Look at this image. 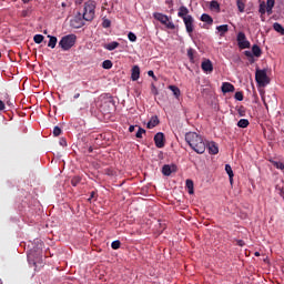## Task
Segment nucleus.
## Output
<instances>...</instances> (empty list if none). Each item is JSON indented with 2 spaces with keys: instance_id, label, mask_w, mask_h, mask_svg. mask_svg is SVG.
Returning <instances> with one entry per match:
<instances>
[{
  "instance_id": "nucleus-54",
  "label": "nucleus",
  "mask_w": 284,
  "mask_h": 284,
  "mask_svg": "<svg viewBox=\"0 0 284 284\" xmlns=\"http://www.w3.org/2000/svg\"><path fill=\"white\" fill-rule=\"evenodd\" d=\"M264 105H265V108H267V103L264 101Z\"/></svg>"
},
{
  "instance_id": "nucleus-31",
  "label": "nucleus",
  "mask_w": 284,
  "mask_h": 284,
  "mask_svg": "<svg viewBox=\"0 0 284 284\" xmlns=\"http://www.w3.org/2000/svg\"><path fill=\"white\" fill-rule=\"evenodd\" d=\"M80 183H81V176L75 175L74 178H72L71 184L73 185V187H77Z\"/></svg>"
},
{
  "instance_id": "nucleus-20",
  "label": "nucleus",
  "mask_w": 284,
  "mask_h": 284,
  "mask_svg": "<svg viewBox=\"0 0 284 284\" xmlns=\"http://www.w3.org/2000/svg\"><path fill=\"white\" fill-rule=\"evenodd\" d=\"M252 53H253L254 57L258 58L263 54V51L261 50V47H258V44H253Z\"/></svg>"
},
{
  "instance_id": "nucleus-53",
  "label": "nucleus",
  "mask_w": 284,
  "mask_h": 284,
  "mask_svg": "<svg viewBox=\"0 0 284 284\" xmlns=\"http://www.w3.org/2000/svg\"><path fill=\"white\" fill-rule=\"evenodd\" d=\"M24 3H30V0H22Z\"/></svg>"
},
{
  "instance_id": "nucleus-50",
  "label": "nucleus",
  "mask_w": 284,
  "mask_h": 284,
  "mask_svg": "<svg viewBox=\"0 0 284 284\" xmlns=\"http://www.w3.org/2000/svg\"><path fill=\"white\" fill-rule=\"evenodd\" d=\"M79 97H81V93H75V94L73 95V99H79Z\"/></svg>"
},
{
  "instance_id": "nucleus-19",
  "label": "nucleus",
  "mask_w": 284,
  "mask_h": 284,
  "mask_svg": "<svg viewBox=\"0 0 284 284\" xmlns=\"http://www.w3.org/2000/svg\"><path fill=\"white\" fill-rule=\"evenodd\" d=\"M116 48H119V42L116 41L104 44V49L109 50V52H112V50H116Z\"/></svg>"
},
{
  "instance_id": "nucleus-44",
  "label": "nucleus",
  "mask_w": 284,
  "mask_h": 284,
  "mask_svg": "<svg viewBox=\"0 0 284 284\" xmlns=\"http://www.w3.org/2000/svg\"><path fill=\"white\" fill-rule=\"evenodd\" d=\"M148 75H149V77H152L153 81H156V80H158V79H156V75H154V71H152V70L148 71Z\"/></svg>"
},
{
  "instance_id": "nucleus-14",
  "label": "nucleus",
  "mask_w": 284,
  "mask_h": 284,
  "mask_svg": "<svg viewBox=\"0 0 284 284\" xmlns=\"http://www.w3.org/2000/svg\"><path fill=\"white\" fill-rule=\"evenodd\" d=\"M140 77H141V68H139V65H134L131 70L132 81H139Z\"/></svg>"
},
{
  "instance_id": "nucleus-9",
  "label": "nucleus",
  "mask_w": 284,
  "mask_h": 284,
  "mask_svg": "<svg viewBox=\"0 0 284 284\" xmlns=\"http://www.w3.org/2000/svg\"><path fill=\"white\" fill-rule=\"evenodd\" d=\"M154 143H155V146L159 149L165 148V134H163V132H158L154 135Z\"/></svg>"
},
{
  "instance_id": "nucleus-4",
  "label": "nucleus",
  "mask_w": 284,
  "mask_h": 284,
  "mask_svg": "<svg viewBox=\"0 0 284 284\" xmlns=\"http://www.w3.org/2000/svg\"><path fill=\"white\" fill-rule=\"evenodd\" d=\"M153 17L156 21H160V23H162V26H165V28L168 30H175L176 29V26L172 21V17H168V16L161 13V12L153 13Z\"/></svg>"
},
{
  "instance_id": "nucleus-52",
  "label": "nucleus",
  "mask_w": 284,
  "mask_h": 284,
  "mask_svg": "<svg viewBox=\"0 0 284 284\" xmlns=\"http://www.w3.org/2000/svg\"><path fill=\"white\" fill-rule=\"evenodd\" d=\"M254 256H261V253L260 252H255Z\"/></svg>"
},
{
  "instance_id": "nucleus-55",
  "label": "nucleus",
  "mask_w": 284,
  "mask_h": 284,
  "mask_svg": "<svg viewBox=\"0 0 284 284\" xmlns=\"http://www.w3.org/2000/svg\"><path fill=\"white\" fill-rule=\"evenodd\" d=\"M0 284H3V282L0 280Z\"/></svg>"
},
{
  "instance_id": "nucleus-21",
  "label": "nucleus",
  "mask_w": 284,
  "mask_h": 284,
  "mask_svg": "<svg viewBox=\"0 0 284 284\" xmlns=\"http://www.w3.org/2000/svg\"><path fill=\"white\" fill-rule=\"evenodd\" d=\"M273 29L275 30V32H278V34H282V37L284 36V27L283 24L275 22L273 24Z\"/></svg>"
},
{
  "instance_id": "nucleus-8",
  "label": "nucleus",
  "mask_w": 284,
  "mask_h": 284,
  "mask_svg": "<svg viewBox=\"0 0 284 284\" xmlns=\"http://www.w3.org/2000/svg\"><path fill=\"white\" fill-rule=\"evenodd\" d=\"M201 68L206 74H212V72H214V64H212V60L210 59L202 61Z\"/></svg>"
},
{
  "instance_id": "nucleus-7",
  "label": "nucleus",
  "mask_w": 284,
  "mask_h": 284,
  "mask_svg": "<svg viewBox=\"0 0 284 284\" xmlns=\"http://www.w3.org/2000/svg\"><path fill=\"white\" fill-rule=\"evenodd\" d=\"M237 45L241 50H245L247 48H250V42L247 41V37L245 36V33L243 31H240L237 33Z\"/></svg>"
},
{
  "instance_id": "nucleus-16",
  "label": "nucleus",
  "mask_w": 284,
  "mask_h": 284,
  "mask_svg": "<svg viewBox=\"0 0 284 284\" xmlns=\"http://www.w3.org/2000/svg\"><path fill=\"white\" fill-rule=\"evenodd\" d=\"M160 121H159V116L153 115L151 116L150 121L146 123V128L149 130H152L154 128H156V125H159Z\"/></svg>"
},
{
  "instance_id": "nucleus-39",
  "label": "nucleus",
  "mask_w": 284,
  "mask_h": 284,
  "mask_svg": "<svg viewBox=\"0 0 284 284\" xmlns=\"http://www.w3.org/2000/svg\"><path fill=\"white\" fill-rule=\"evenodd\" d=\"M111 247L112 250H119V247H121V241L115 240L111 243Z\"/></svg>"
},
{
  "instance_id": "nucleus-43",
  "label": "nucleus",
  "mask_w": 284,
  "mask_h": 284,
  "mask_svg": "<svg viewBox=\"0 0 284 284\" xmlns=\"http://www.w3.org/2000/svg\"><path fill=\"white\" fill-rule=\"evenodd\" d=\"M61 128L54 126L53 128V136H61Z\"/></svg>"
},
{
  "instance_id": "nucleus-22",
  "label": "nucleus",
  "mask_w": 284,
  "mask_h": 284,
  "mask_svg": "<svg viewBox=\"0 0 284 284\" xmlns=\"http://www.w3.org/2000/svg\"><path fill=\"white\" fill-rule=\"evenodd\" d=\"M217 32H220V37H223L227 30H230V27L227 24H221L216 27Z\"/></svg>"
},
{
  "instance_id": "nucleus-30",
  "label": "nucleus",
  "mask_w": 284,
  "mask_h": 284,
  "mask_svg": "<svg viewBox=\"0 0 284 284\" xmlns=\"http://www.w3.org/2000/svg\"><path fill=\"white\" fill-rule=\"evenodd\" d=\"M236 6L240 12H245V2H243V0H237Z\"/></svg>"
},
{
  "instance_id": "nucleus-25",
  "label": "nucleus",
  "mask_w": 284,
  "mask_h": 284,
  "mask_svg": "<svg viewBox=\"0 0 284 284\" xmlns=\"http://www.w3.org/2000/svg\"><path fill=\"white\" fill-rule=\"evenodd\" d=\"M49 37V42H48V48H57V37L54 36H48Z\"/></svg>"
},
{
  "instance_id": "nucleus-5",
  "label": "nucleus",
  "mask_w": 284,
  "mask_h": 284,
  "mask_svg": "<svg viewBox=\"0 0 284 284\" xmlns=\"http://www.w3.org/2000/svg\"><path fill=\"white\" fill-rule=\"evenodd\" d=\"M255 80H256V83H258V85H261L262 88H265V85H268L270 78H267V71L256 70Z\"/></svg>"
},
{
  "instance_id": "nucleus-18",
  "label": "nucleus",
  "mask_w": 284,
  "mask_h": 284,
  "mask_svg": "<svg viewBox=\"0 0 284 284\" xmlns=\"http://www.w3.org/2000/svg\"><path fill=\"white\" fill-rule=\"evenodd\" d=\"M201 21H203L204 23H207V26H212L214 23V19H212L211 16L207 13H203L201 16Z\"/></svg>"
},
{
  "instance_id": "nucleus-10",
  "label": "nucleus",
  "mask_w": 284,
  "mask_h": 284,
  "mask_svg": "<svg viewBox=\"0 0 284 284\" xmlns=\"http://www.w3.org/2000/svg\"><path fill=\"white\" fill-rule=\"evenodd\" d=\"M183 22L187 34H192L194 32V18L189 16V18H184Z\"/></svg>"
},
{
  "instance_id": "nucleus-46",
  "label": "nucleus",
  "mask_w": 284,
  "mask_h": 284,
  "mask_svg": "<svg viewBox=\"0 0 284 284\" xmlns=\"http://www.w3.org/2000/svg\"><path fill=\"white\" fill-rule=\"evenodd\" d=\"M278 190V195L284 200V189L280 187Z\"/></svg>"
},
{
  "instance_id": "nucleus-13",
  "label": "nucleus",
  "mask_w": 284,
  "mask_h": 284,
  "mask_svg": "<svg viewBox=\"0 0 284 284\" xmlns=\"http://www.w3.org/2000/svg\"><path fill=\"white\" fill-rule=\"evenodd\" d=\"M172 172H176V165L172 164H164L162 166V174L164 176H170L172 174Z\"/></svg>"
},
{
  "instance_id": "nucleus-2",
  "label": "nucleus",
  "mask_w": 284,
  "mask_h": 284,
  "mask_svg": "<svg viewBox=\"0 0 284 284\" xmlns=\"http://www.w3.org/2000/svg\"><path fill=\"white\" fill-rule=\"evenodd\" d=\"M82 17L84 21H94L97 14V2L94 0H88L83 4Z\"/></svg>"
},
{
  "instance_id": "nucleus-36",
  "label": "nucleus",
  "mask_w": 284,
  "mask_h": 284,
  "mask_svg": "<svg viewBox=\"0 0 284 284\" xmlns=\"http://www.w3.org/2000/svg\"><path fill=\"white\" fill-rule=\"evenodd\" d=\"M143 134H145V129L139 126V130L135 134L136 139H143Z\"/></svg>"
},
{
  "instance_id": "nucleus-41",
  "label": "nucleus",
  "mask_w": 284,
  "mask_h": 284,
  "mask_svg": "<svg viewBox=\"0 0 284 284\" xmlns=\"http://www.w3.org/2000/svg\"><path fill=\"white\" fill-rule=\"evenodd\" d=\"M245 57H247L251 63H254V53H252V51H245L244 52Z\"/></svg>"
},
{
  "instance_id": "nucleus-29",
  "label": "nucleus",
  "mask_w": 284,
  "mask_h": 284,
  "mask_svg": "<svg viewBox=\"0 0 284 284\" xmlns=\"http://www.w3.org/2000/svg\"><path fill=\"white\" fill-rule=\"evenodd\" d=\"M210 9L219 11V10H221V4H219V1L213 0L210 2Z\"/></svg>"
},
{
  "instance_id": "nucleus-33",
  "label": "nucleus",
  "mask_w": 284,
  "mask_h": 284,
  "mask_svg": "<svg viewBox=\"0 0 284 284\" xmlns=\"http://www.w3.org/2000/svg\"><path fill=\"white\" fill-rule=\"evenodd\" d=\"M260 14H265V12H267V6L265 4V2L260 3V9H258Z\"/></svg>"
},
{
  "instance_id": "nucleus-35",
  "label": "nucleus",
  "mask_w": 284,
  "mask_h": 284,
  "mask_svg": "<svg viewBox=\"0 0 284 284\" xmlns=\"http://www.w3.org/2000/svg\"><path fill=\"white\" fill-rule=\"evenodd\" d=\"M110 26H112V21H110V19H108V18H103L102 19V28H110Z\"/></svg>"
},
{
  "instance_id": "nucleus-40",
  "label": "nucleus",
  "mask_w": 284,
  "mask_h": 284,
  "mask_svg": "<svg viewBox=\"0 0 284 284\" xmlns=\"http://www.w3.org/2000/svg\"><path fill=\"white\" fill-rule=\"evenodd\" d=\"M187 57L191 62H194V49H187Z\"/></svg>"
},
{
  "instance_id": "nucleus-48",
  "label": "nucleus",
  "mask_w": 284,
  "mask_h": 284,
  "mask_svg": "<svg viewBox=\"0 0 284 284\" xmlns=\"http://www.w3.org/2000/svg\"><path fill=\"white\" fill-rule=\"evenodd\" d=\"M6 110V104L3 103V101L0 100V111Z\"/></svg>"
},
{
  "instance_id": "nucleus-38",
  "label": "nucleus",
  "mask_w": 284,
  "mask_h": 284,
  "mask_svg": "<svg viewBox=\"0 0 284 284\" xmlns=\"http://www.w3.org/2000/svg\"><path fill=\"white\" fill-rule=\"evenodd\" d=\"M128 39H129V41H131L132 43H134V42L136 41V34H135L134 32L130 31V32L128 33Z\"/></svg>"
},
{
  "instance_id": "nucleus-23",
  "label": "nucleus",
  "mask_w": 284,
  "mask_h": 284,
  "mask_svg": "<svg viewBox=\"0 0 284 284\" xmlns=\"http://www.w3.org/2000/svg\"><path fill=\"white\" fill-rule=\"evenodd\" d=\"M225 172L230 178V182L234 180V171H232V166L230 164H225Z\"/></svg>"
},
{
  "instance_id": "nucleus-49",
  "label": "nucleus",
  "mask_w": 284,
  "mask_h": 284,
  "mask_svg": "<svg viewBox=\"0 0 284 284\" xmlns=\"http://www.w3.org/2000/svg\"><path fill=\"white\" fill-rule=\"evenodd\" d=\"M134 128H135L134 125H130L129 126V132H134Z\"/></svg>"
},
{
  "instance_id": "nucleus-15",
  "label": "nucleus",
  "mask_w": 284,
  "mask_h": 284,
  "mask_svg": "<svg viewBox=\"0 0 284 284\" xmlns=\"http://www.w3.org/2000/svg\"><path fill=\"white\" fill-rule=\"evenodd\" d=\"M206 150H209V154H216L219 152V145L214 141L206 142Z\"/></svg>"
},
{
  "instance_id": "nucleus-47",
  "label": "nucleus",
  "mask_w": 284,
  "mask_h": 284,
  "mask_svg": "<svg viewBox=\"0 0 284 284\" xmlns=\"http://www.w3.org/2000/svg\"><path fill=\"white\" fill-rule=\"evenodd\" d=\"M60 145H62L63 148L68 145V142L65 141V139L60 140Z\"/></svg>"
},
{
  "instance_id": "nucleus-34",
  "label": "nucleus",
  "mask_w": 284,
  "mask_h": 284,
  "mask_svg": "<svg viewBox=\"0 0 284 284\" xmlns=\"http://www.w3.org/2000/svg\"><path fill=\"white\" fill-rule=\"evenodd\" d=\"M43 39H44V37H43V34H36L34 37H33V41H34V43H43Z\"/></svg>"
},
{
  "instance_id": "nucleus-11",
  "label": "nucleus",
  "mask_w": 284,
  "mask_h": 284,
  "mask_svg": "<svg viewBox=\"0 0 284 284\" xmlns=\"http://www.w3.org/2000/svg\"><path fill=\"white\" fill-rule=\"evenodd\" d=\"M71 24L73 28H83V26H85V19H83V17L81 18V13H79V16H77L72 21Z\"/></svg>"
},
{
  "instance_id": "nucleus-45",
  "label": "nucleus",
  "mask_w": 284,
  "mask_h": 284,
  "mask_svg": "<svg viewBox=\"0 0 284 284\" xmlns=\"http://www.w3.org/2000/svg\"><path fill=\"white\" fill-rule=\"evenodd\" d=\"M240 116H245V109L242 106L237 110Z\"/></svg>"
},
{
  "instance_id": "nucleus-26",
  "label": "nucleus",
  "mask_w": 284,
  "mask_h": 284,
  "mask_svg": "<svg viewBox=\"0 0 284 284\" xmlns=\"http://www.w3.org/2000/svg\"><path fill=\"white\" fill-rule=\"evenodd\" d=\"M169 90H171V92H173V94L175 95V99H179V97H181V89H179V87L170 85Z\"/></svg>"
},
{
  "instance_id": "nucleus-32",
  "label": "nucleus",
  "mask_w": 284,
  "mask_h": 284,
  "mask_svg": "<svg viewBox=\"0 0 284 284\" xmlns=\"http://www.w3.org/2000/svg\"><path fill=\"white\" fill-rule=\"evenodd\" d=\"M102 68H103L104 70H112V62H111L110 60H104V61L102 62Z\"/></svg>"
},
{
  "instance_id": "nucleus-12",
  "label": "nucleus",
  "mask_w": 284,
  "mask_h": 284,
  "mask_svg": "<svg viewBox=\"0 0 284 284\" xmlns=\"http://www.w3.org/2000/svg\"><path fill=\"white\" fill-rule=\"evenodd\" d=\"M178 17H180L182 20H185L192 16H190V9H187V7L181 6L178 11Z\"/></svg>"
},
{
  "instance_id": "nucleus-27",
  "label": "nucleus",
  "mask_w": 284,
  "mask_h": 284,
  "mask_svg": "<svg viewBox=\"0 0 284 284\" xmlns=\"http://www.w3.org/2000/svg\"><path fill=\"white\" fill-rule=\"evenodd\" d=\"M275 0H267L266 1V12L267 14H272V8H274Z\"/></svg>"
},
{
  "instance_id": "nucleus-24",
  "label": "nucleus",
  "mask_w": 284,
  "mask_h": 284,
  "mask_svg": "<svg viewBox=\"0 0 284 284\" xmlns=\"http://www.w3.org/2000/svg\"><path fill=\"white\" fill-rule=\"evenodd\" d=\"M189 194H194V181L186 180L185 182Z\"/></svg>"
},
{
  "instance_id": "nucleus-51",
  "label": "nucleus",
  "mask_w": 284,
  "mask_h": 284,
  "mask_svg": "<svg viewBox=\"0 0 284 284\" xmlns=\"http://www.w3.org/2000/svg\"><path fill=\"white\" fill-rule=\"evenodd\" d=\"M92 199H94V192H91V195L89 197V201H92Z\"/></svg>"
},
{
  "instance_id": "nucleus-37",
  "label": "nucleus",
  "mask_w": 284,
  "mask_h": 284,
  "mask_svg": "<svg viewBox=\"0 0 284 284\" xmlns=\"http://www.w3.org/2000/svg\"><path fill=\"white\" fill-rule=\"evenodd\" d=\"M274 168H276L277 170H284V163L283 162H278V161H272Z\"/></svg>"
},
{
  "instance_id": "nucleus-1",
  "label": "nucleus",
  "mask_w": 284,
  "mask_h": 284,
  "mask_svg": "<svg viewBox=\"0 0 284 284\" xmlns=\"http://www.w3.org/2000/svg\"><path fill=\"white\" fill-rule=\"evenodd\" d=\"M185 141L196 154H204L207 148V142H204L203 136L196 132H189L185 134Z\"/></svg>"
},
{
  "instance_id": "nucleus-42",
  "label": "nucleus",
  "mask_w": 284,
  "mask_h": 284,
  "mask_svg": "<svg viewBox=\"0 0 284 284\" xmlns=\"http://www.w3.org/2000/svg\"><path fill=\"white\" fill-rule=\"evenodd\" d=\"M234 99L236 101H243V92L241 91L235 92Z\"/></svg>"
},
{
  "instance_id": "nucleus-6",
  "label": "nucleus",
  "mask_w": 284,
  "mask_h": 284,
  "mask_svg": "<svg viewBox=\"0 0 284 284\" xmlns=\"http://www.w3.org/2000/svg\"><path fill=\"white\" fill-rule=\"evenodd\" d=\"M39 256H41V247H38L37 250L32 248L28 253V261L30 265H37L39 263Z\"/></svg>"
},
{
  "instance_id": "nucleus-3",
  "label": "nucleus",
  "mask_w": 284,
  "mask_h": 284,
  "mask_svg": "<svg viewBox=\"0 0 284 284\" xmlns=\"http://www.w3.org/2000/svg\"><path fill=\"white\" fill-rule=\"evenodd\" d=\"M77 43V36L75 34H67L61 38L59 41V45L64 52L71 50L72 47Z\"/></svg>"
},
{
  "instance_id": "nucleus-28",
  "label": "nucleus",
  "mask_w": 284,
  "mask_h": 284,
  "mask_svg": "<svg viewBox=\"0 0 284 284\" xmlns=\"http://www.w3.org/2000/svg\"><path fill=\"white\" fill-rule=\"evenodd\" d=\"M247 125H250V120L247 119H241L239 122H237V128H247Z\"/></svg>"
},
{
  "instance_id": "nucleus-17",
  "label": "nucleus",
  "mask_w": 284,
  "mask_h": 284,
  "mask_svg": "<svg viewBox=\"0 0 284 284\" xmlns=\"http://www.w3.org/2000/svg\"><path fill=\"white\" fill-rule=\"evenodd\" d=\"M234 90H235L234 84H232L230 82L222 83V92L224 94H227V92H234Z\"/></svg>"
}]
</instances>
